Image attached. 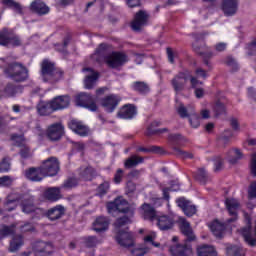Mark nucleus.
I'll list each match as a JSON object with an SVG mask.
<instances>
[{"label": "nucleus", "instance_id": "29", "mask_svg": "<svg viewBox=\"0 0 256 256\" xmlns=\"http://www.w3.org/2000/svg\"><path fill=\"white\" fill-rule=\"evenodd\" d=\"M208 227L212 231L213 235L218 239H221L225 235V224L221 223L219 220H214Z\"/></svg>", "mask_w": 256, "mask_h": 256}, {"label": "nucleus", "instance_id": "6", "mask_svg": "<svg viewBox=\"0 0 256 256\" xmlns=\"http://www.w3.org/2000/svg\"><path fill=\"white\" fill-rule=\"evenodd\" d=\"M193 76L191 75V72L189 70H185L184 72L178 73L172 80L171 85L176 93V97L178 95H181L183 91H185V85H187V82L190 81Z\"/></svg>", "mask_w": 256, "mask_h": 256}, {"label": "nucleus", "instance_id": "46", "mask_svg": "<svg viewBox=\"0 0 256 256\" xmlns=\"http://www.w3.org/2000/svg\"><path fill=\"white\" fill-rule=\"evenodd\" d=\"M169 63H175L179 59V53L171 48L166 50Z\"/></svg>", "mask_w": 256, "mask_h": 256}, {"label": "nucleus", "instance_id": "23", "mask_svg": "<svg viewBox=\"0 0 256 256\" xmlns=\"http://www.w3.org/2000/svg\"><path fill=\"white\" fill-rule=\"evenodd\" d=\"M149 15L145 11H139L131 24L133 31H139L141 27L147 25Z\"/></svg>", "mask_w": 256, "mask_h": 256}, {"label": "nucleus", "instance_id": "4", "mask_svg": "<svg viewBox=\"0 0 256 256\" xmlns=\"http://www.w3.org/2000/svg\"><path fill=\"white\" fill-rule=\"evenodd\" d=\"M5 75L12 79V81H16L17 83H21L26 81L27 77H29V71L27 68L20 63H12L5 70Z\"/></svg>", "mask_w": 256, "mask_h": 256}, {"label": "nucleus", "instance_id": "15", "mask_svg": "<svg viewBox=\"0 0 256 256\" xmlns=\"http://www.w3.org/2000/svg\"><path fill=\"white\" fill-rule=\"evenodd\" d=\"M83 73H85L84 87L85 89H93L97 85V79H99V73L95 72L91 68H84Z\"/></svg>", "mask_w": 256, "mask_h": 256}, {"label": "nucleus", "instance_id": "11", "mask_svg": "<svg viewBox=\"0 0 256 256\" xmlns=\"http://www.w3.org/2000/svg\"><path fill=\"white\" fill-rule=\"evenodd\" d=\"M0 45L3 47H19L21 45V39L15 34L4 29L0 32Z\"/></svg>", "mask_w": 256, "mask_h": 256}, {"label": "nucleus", "instance_id": "58", "mask_svg": "<svg viewBox=\"0 0 256 256\" xmlns=\"http://www.w3.org/2000/svg\"><path fill=\"white\" fill-rule=\"evenodd\" d=\"M250 171H251V174L254 177H256V154H253L252 157H251Z\"/></svg>", "mask_w": 256, "mask_h": 256}, {"label": "nucleus", "instance_id": "60", "mask_svg": "<svg viewBox=\"0 0 256 256\" xmlns=\"http://www.w3.org/2000/svg\"><path fill=\"white\" fill-rule=\"evenodd\" d=\"M248 196L250 199L256 198V182H253L248 189Z\"/></svg>", "mask_w": 256, "mask_h": 256}, {"label": "nucleus", "instance_id": "9", "mask_svg": "<svg viewBox=\"0 0 256 256\" xmlns=\"http://www.w3.org/2000/svg\"><path fill=\"white\" fill-rule=\"evenodd\" d=\"M40 167L44 173V177H55L59 173V161L55 157L48 158Z\"/></svg>", "mask_w": 256, "mask_h": 256}, {"label": "nucleus", "instance_id": "21", "mask_svg": "<svg viewBox=\"0 0 256 256\" xmlns=\"http://www.w3.org/2000/svg\"><path fill=\"white\" fill-rule=\"evenodd\" d=\"M178 225L183 235L187 237V241H195V234H193V228H191V224L185 218L180 217L178 219Z\"/></svg>", "mask_w": 256, "mask_h": 256}, {"label": "nucleus", "instance_id": "63", "mask_svg": "<svg viewBox=\"0 0 256 256\" xmlns=\"http://www.w3.org/2000/svg\"><path fill=\"white\" fill-rule=\"evenodd\" d=\"M233 137V132L231 130H226L220 137V141H229Z\"/></svg>", "mask_w": 256, "mask_h": 256}, {"label": "nucleus", "instance_id": "37", "mask_svg": "<svg viewBox=\"0 0 256 256\" xmlns=\"http://www.w3.org/2000/svg\"><path fill=\"white\" fill-rule=\"evenodd\" d=\"M44 197L45 199H47L48 201H59V199H61V190L59 188H48L45 192H44Z\"/></svg>", "mask_w": 256, "mask_h": 256}, {"label": "nucleus", "instance_id": "30", "mask_svg": "<svg viewBox=\"0 0 256 256\" xmlns=\"http://www.w3.org/2000/svg\"><path fill=\"white\" fill-rule=\"evenodd\" d=\"M197 256H217V249L213 245H199L196 248Z\"/></svg>", "mask_w": 256, "mask_h": 256}, {"label": "nucleus", "instance_id": "34", "mask_svg": "<svg viewBox=\"0 0 256 256\" xmlns=\"http://www.w3.org/2000/svg\"><path fill=\"white\" fill-rule=\"evenodd\" d=\"M199 85H203V82L197 80V78L192 77L191 78V87L192 89H195L194 91V95L196 97V99H203V97H205V90L201 87H199Z\"/></svg>", "mask_w": 256, "mask_h": 256}, {"label": "nucleus", "instance_id": "18", "mask_svg": "<svg viewBox=\"0 0 256 256\" xmlns=\"http://www.w3.org/2000/svg\"><path fill=\"white\" fill-rule=\"evenodd\" d=\"M34 253L36 256H49L51 253H53V245L51 242H36L34 244Z\"/></svg>", "mask_w": 256, "mask_h": 256}, {"label": "nucleus", "instance_id": "20", "mask_svg": "<svg viewBox=\"0 0 256 256\" xmlns=\"http://www.w3.org/2000/svg\"><path fill=\"white\" fill-rule=\"evenodd\" d=\"M140 215H142L145 221H150L151 223H155V219L157 217V211L150 204H143L140 208Z\"/></svg>", "mask_w": 256, "mask_h": 256}, {"label": "nucleus", "instance_id": "3", "mask_svg": "<svg viewBox=\"0 0 256 256\" xmlns=\"http://www.w3.org/2000/svg\"><path fill=\"white\" fill-rule=\"evenodd\" d=\"M42 79L45 83H57L63 78V72L55 68V64L49 60H44L41 66Z\"/></svg>", "mask_w": 256, "mask_h": 256}, {"label": "nucleus", "instance_id": "17", "mask_svg": "<svg viewBox=\"0 0 256 256\" xmlns=\"http://www.w3.org/2000/svg\"><path fill=\"white\" fill-rule=\"evenodd\" d=\"M176 203L180 209H182L183 213L187 217H193L195 213H197V207L191 203V201L187 200L186 198H178Z\"/></svg>", "mask_w": 256, "mask_h": 256}, {"label": "nucleus", "instance_id": "7", "mask_svg": "<svg viewBox=\"0 0 256 256\" xmlns=\"http://www.w3.org/2000/svg\"><path fill=\"white\" fill-rule=\"evenodd\" d=\"M108 213H115L118 211L119 213H128L133 217L134 209L129 207V203L127 200L123 199V197L116 198L113 202H109L107 204Z\"/></svg>", "mask_w": 256, "mask_h": 256}, {"label": "nucleus", "instance_id": "42", "mask_svg": "<svg viewBox=\"0 0 256 256\" xmlns=\"http://www.w3.org/2000/svg\"><path fill=\"white\" fill-rule=\"evenodd\" d=\"M13 233H15V225L2 226L0 229V239H5V237H9V235H13Z\"/></svg>", "mask_w": 256, "mask_h": 256}, {"label": "nucleus", "instance_id": "51", "mask_svg": "<svg viewBox=\"0 0 256 256\" xmlns=\"http://www.w3.org/2000/svg\"><path fill=\"white\" fill-rule=\"evenodd\" d=\"M11 169L9 159L5 158L0 162V173H7Z\"/></svg>", "mask_w": 256, "mask_h": 256}, {"label": "nucleus", "instance_id": "2", "mask_svg": "<svg viewBox=\"0 0 256 256\" xmlns=\"http://www.w3.org/2000/svg\"><path fill=\"white\" fill-rule=\"evenodd\" d=\"M17 205H21L23 213H33V211H35L33 200L23 198V196L17 193L9 194L4 203L5 211H15Z\"/></svg>", "mask_w": 256, "mask_h": 256}, {"label": "nucleus", "instance_id": "53", "mask_svg": "<svg viewBox=\"0 0 256 256\" xmlns=\"http://www.w3.org/2000/svg\"><path fill=\"white\" fill-rule=\"evenodd\" d=\"M13 185V178L4 176L0 178V187H11Z\"/></svg>", "mask_w": 256, "mask_h": 256}, {"label": "nucleus", "instance_id": "44", "mask_svg": "<svg viewBox=\"0 0 256 256\" xmlns=\"http://www.w3.org/2000/svg\"><path fill=\"white\" fill-rule=\"evenodd\" d=\"M169 191H179V183L172 182L170 184V188H163L162 189L163 197L166 201H169Z\"/></svg>", "mask_w": 256, "mask_h": 256}, {"label": "nucleus", "instance_id": "13", "mask_svg": "<svg viewBox=\"0 0 256 256\" xmlns=\"http://www.w3.org/2000/svg\"><path fill=\"white\" fill-rule=\"evenodd\" d=\"M121 101V97L112 94L108 95L101 99L100 105L103 107L104 111L107 113H113L115 109H117V105H119V102Z\"/></svg>", "mask_w": 256, "mask_h": 256}, {"label": "nucleus", "instance_id": "56", "mask_svg": "<svg viewBox=\"0 0 256 256\" xmlns=\"http://www.w3.org/2000/svg\"><path fill=\"white\" fill-rule=\"evenodd\" d=\"M78 182L76 178H70L64 183V187L66 189H73V187H77Z\"/></svg>", "mask_w": 256, "mask_h": 256}, {"label": "nucleus", "instance_id": "16", "mask_svg": "<svg viewBox=\"0 0 256 256\" xmlns=\"http://www.w3.org/2000/svg\"><path fill=\"white\" fill-rule=\"evenodd\" d=\"M155 225L158 226V229L160 231H169V229H173V225L175 224V221L173 218L167 216V215H157L156 219L154 221Z\"/></svg>", "mask_w": 256, "mask_h": 256}, {"label": "nucleus", "instance_id": "1", "mask_svg": "<svg viewBox=\"0 0 256 256\" xmlns=\"http://www.w3.org/2000/svg\"><path fill=\"white\" fill-rule=\"evenodd\" d=\"M129 223H131V218L127 216L118 218L114 223L115 239L121 247H133L135 244V236L128 231Z\"/></svg>", "mask_w": 256, "mask_h": 256}, {"label": "nucleus", "instance_id": "25", "mask_svg": "<svg viewBox=\"0 0 256 256\" xmlns=\"http://www.w3.org/2000/svg\"><path fill=\"white\" fill-rule=\"evenodd\" d=\"M117 115L119 119H133L137 115V108L131 104L124 105Z\"/></svg>", "mask_w": 256, "mask_h": 256}, {"label": "nucleus", "instance_id": "35", "mask_svg": "<svg viewBox=\"0 0 256 256\" xmlns=\"http://www.w3.org/2000/svg\"><path fill=\"white\" fill-rule=\"evenodd\" d=\"M4 93L7 97H17V95H21V93H23V86L8 84Z\"/></svg>", "mask_w": 256, "mask_h": 256}, {"label": "nucleus", "instance_id": "26", "mask_svg": "<svg viewBox=\"0 0 256 256\" xmlns=\"http://www.w3.org/2000/svg\"><path fill=\"white\" fill-rule=\"evenodd\" d=\"M25 177L29 179V181L39 182L45 179V174L43 173V169L39 168H30L25 172Z\"/></svg>", "mask_w": 256, "mask_h": 256}, {"label": "nucleus", "instance_id": "49", "mask_svg": "<svg viewBox=\"0 0 256 256\" xmlns=\"http://www.w3.org/2000/svg\"><path fill=\"white\" fill-rule=\"evenodd\" d=\"M196 179L200 181V183H207V171L203 168L198 169Z\"/></svg>", "mask_w": 256, "mask_h": 256}, {"label": "nucleus", "instance_id": "39", "mask_svg": "<svg viewBox=\"0 0 256 256\" xmlns=\"http://www.w3.org/2000/svg\"><path fill=\"white\" fill-rule=\"evenodd\" d=\"M95 176V170L92 167L81 169L79 180L80 181H91Z\"/></svg>", "mask_w": 256, "mask_h": 256}, {"label": "nucleus", "instance_id": "12", "mask_svg": "<svg viewBox=\"0 0 256 256\" xmlns=\"http://www.w3.org/2000/svg\"><path fill=\"white\" fill-rule=\"evenodd\" d=\"M76 105H78V107H84L92 112L97 111V103H95V98L87 93H80L76 97Z\"/></svg>", "mask_w": 256, "mask_h": 256}, {"label": "nucleus", "instance_id": "14", "mask_svg": "<svg viewBox=\"0 0 256 256\" xmlns=\"http://www.w3.org/2000/svg\"><path fill=\"white\" fill-rule=\"evenodd\" d=\"M170 253L172 256H191L193 255V248L190 244L185 242L184 244L171 246Z\"/></svg>", "mask_w": 256, "mask_h": 256}, {"label": "nucleus", "instance_id": "57", "mask_svg": "<svg viewBox=\"0 0 256 256\" xmlns=\"http://www.w3.org/2000/svg\"><path fill=\"white\" fill-rule=\"evenodd\" d=\"M123 181V169H118L114 175V183L119 185Z\"/></svg>", "mask_w": 256, "mask_h": 256}, {"label": "nucleus", "instance_id": "59", "mask_svg": "<svg viewBox=\"0 0 256 256\" xmlns=\"http://www.w3.org/2000/svg\"><path fill=\"white\" fill-rule=\"evenodd\" d=\"M109 191V182H104L98 187L99 195H105Z\"/></svg>", "mask_w": 256, "mask_h": 256}, {"label": "nucleus", "instance_id": "5", "mask_svg": "<svg viewBox=\"0 0 256 256\" xmlns=\"http://www.w3.org/2000/svg\"><path fill=\"white\" fill-rule=\"evenodd\" d=\"M176 107L180 117L185 118L191 115L189 119L191 127L197 129V127L201 125V118L197 114H195L194 106L190 105L188 106V108H186L185 105L181 104V102H179V99L176 98Z\"/></svg>", "mask_w": 256, "mask_h": 256}, {"label": "nucleus", "instance_id": "47", "mask_svg": "<svg viewBox=\"0 0 256 256\" xmlns=\"http://www.w3.org/2000/svg\"><path fill=\"white\" fill-rule=\"evenodd\" d=\"M159 125H161L160 121H154L148 128V133L149 134H153V133H165V131H167V129H162V130H157L155 129V127H159Z\"/></svg>", "mask_w": 256, "mask_h": 256}, {"label": "nucleus", "instance_id": "64", "mask_svg": "<svg viewBox=\"0 0 256 256\" xmlns=\"http://www.w3.org/2000/svg\"><path fill=\"white\" fill-rule=\"evenodd\" d=\"M248 54L253 55L256 51V38L247 46Z\"/></svg>", "mask_w": 256, "mask_h": 256}, {"label": "nucleus", "instance_id": "10", "mask_svg": "<svg viewBox=\"0 0 256 256\" xmlns=\"http://www.w3.org/2000/svg\"><path fill=\"white\" fill-rule=\"evenodd\" d=\"M105 61L109 67H112V69H117V67L125 65L129 59L123 52H112L110 55L105 57Z\"/></svg>", "mask_w": 256, "mask_h": 256}, {"label": "nucleus", "instance_id": "33", "mask_svg": "<svg viewBox=\"0 0 256 256\" xmlns=\"http://www.w3.org/2000/svg\"><path fill=\"white\" fill-rule=\"evenodd\" d=\"M30 9L34 13H37V15H47V13H49L50 11L49 6H47V4L37 1L31 3Z\"/></svg>", "mask_w": 256, "mask_h": 256}, {"label": "nucleus", "instance_id": "45", "mask_svg": "<svg viewBox=\"0 0 256 256\" xmlns=\"http://www.w3.org/2000/svg\"><path fill=\"white\" fill-rule=\"evenodd\" d=\"M228 256H245L239 246H229L226 250Z\"/></svg>", "mask_w": 256, "mask_h": 256}, {"label": "nucleus", "instance_id": "48", "mask_svg": "<svg viewBox=\"0 0 256 256\" xmlns=\"http://www.w3.org/2000/svg\"><path fill=\"white\" fill-rule=\"evenodd\" d=\"M135 91H139V93H147L149 91V86L143 82H136L133 85Z\"/></svg>", "mask_w": 256, "mask_h": 256}, {"label": "nucleus", "instance_id": "32", "mask_svg": "<svg viewBox=\"0 0 256 256\" xmlns=\"http://www.w3.org/2000/svg\"><path fill=\"white\" fill-rule=\"evenodd\" d=\"M93 229L96 233H103L109 229V219L107 217L100 216L93 223Z\"/></svg>", "mask_w": 256, "mask_h": 256}, {"label": "nucleus", "instance_id": "55", "mask_svg": "<svg viewBox=\"0 0 256 256\" xmlns=\"http://www.w3.org/2000/svg\"><path fill=\"white\" fill-rule=\"evenodd\" d=\"M99 244V240L95 236H89L86 238V246L87 247H95Z\"/></svg>", "mask_w": 256, "mask_h": 256}, {"label": "nucleus", "instance_id": "31", "mask_svg": "<svg viewBox=\"0 0 256 256\" xmlns=\"http://www.w3.org/2000/svg\"><path fill=\"white\" fill-rule=\"evenodd\" d=\"M65 215V207L62 205H57L47 212V217L50 221H57V219H61Z\"/></svg>", "mask_w": 256, "mask_h": 256}, {"label": "nucleus", "instance_id": "38", "mask_svg": "<svg viewBox=\"0 0 256 256\" xmlns=\"http://www.w3.org/2000/svg\"><path fill=\"white\" fill-rule=\"evenodd\" d=\"M21 247H23V236H14L9 246L10 253H16V251H19V249H21Z\"/></svg>", "mask_w": 256, "mask_h": 256}, {"label": "nucleus", "instance_id": "24", "mask_svg": "<svg viewBox=\"0 0 256 256\" xmlns=\"http://www.w3.org/2000/svg\"><path fill=\"white\" fill-rule=\"evenodd\" d=\"M225 205L230 215L233 216L231 219L228 220V223L236 221L237 211H239V201L237 199L228 198L225 200Z\"/></svg>", "mask_w": 256, "mask_h": 256}, {"label": "nucleus", "instance_id": "40", "mask_svg": "<svg viewBox=\"0 0 256 256\" xmlns=\"http://www.w3.org/2000/svg\"><path fill=\"white\" fill-rule=\"evenodd\" d=\"M239 159H243V153L239 149H232L228 152L227 161L235 164Z\"/></svg>", "mask_w": 256, "mask_h": 256}, {"label": "nucleus", "instance_id": "62", "mask_svg": "<svg viewBox=\"0 0 256 256\" xmlns=\"http://www.w3.org/2000/svg\"><path fill=\"white\" fill-rule=\"evenodd\" d=\"M20 155L22 159H27L31 157V151L29 150V147L23 146V148L20 151Z\"/></svg>", "mask_w": 256, "mask_h": 256}, {"label": "nucleus", "instance_id": "36", "mask_svg": "<svg viewBox=\"0 0 256 256\" xmlns=\"http://www.w3.org/2000/svg\"><path fill=\"white\" fill-rule=\"evenodd\" d=\"M38 113L39 115H51V113H55V109L53 108V102H41L38 107Z\"/></svg>", "mask_w": 256, "mask_h": 256}, {"label": "nucleus", "instance_id": "52", "mask_svg": "<svg viewBox=\"0 0 256 256\" xmlns=\"http://www.w3.org/2000/svg\"><path fill=\"white\" fill-rule=\"evenodd\" d=\"M12 141L14 142V145H17L18 147H21V145H25V138L23 135H12L11 137Z\"/></svg>", "mask_w": 256, "mask_h": 256}, {"label": "nucleus", "instance_id": "27", "mask_svg": "<svg viewBox=\"0 0 256 256\" xmlns=\"http://www.w3.org/2000/svg\"><path fill=\"white\" fill-rule=\"evenodd\" d=\"M221 8L226 17H231L237 13V2L235 0H223Z\"/></svg>", "mask_w": 256, "mask_h": 256}, {"label": "nucleus", "instance_id": "8", "mask_svg": "<svg viewBox=\"0 0 256 256\" xmlns=\"http://www.w3.org/2000/svg\"><path fill=\"white\" fill-rule=\"evenodd\" d=\"M169 141L174 147V151H176V155L181 159H193V154L191 152H185L179 148L177 145H183L185 141H187L183 135L181 134H172L169 136Z\"/></svg>", "mask_w": 256, "mask_h": 256}, {"label": "nucleus", "instance_id": "41", "mask_svg": "<svg viewBox=\"0 0 256 256\" xmlns=\"http://www.w3.org/2000/svg\"><path fill=\"white\" fill-rule=\"evenodd\" d=\"M143 161V157L133 155L125 161L124 167H126V169H131V167H137V165H140Z\"/></svg>", "mask_w": 256, "mask_h": 256}, {"label": "nucleus", "instance_id": "50", "mask_svg": "<svg viewBox=\"0 0 256 256\" xmlns=\"http://www.w3.org/2000/svg\"><path fill=\"white\" fill-rule=\"evenodd\" d=\"M155 239H157V233H155V232H150V233L144 238V242H145V243H151L152 245H154V247H159V243L153 242V241H155Z\"/></svg>", "mask_w": 256, "mask_h": 256}, {"label": "nucleus", "instance_id": "61", "mask_svg": "<svg viewBox=\"0 0 256 256\" xmlns=\"http://www.w3.org/2000/svg\"><path fill=\"white\" fill-rule=\"evenodd\" d=\"M195 74L200 79H207L209 77V74H207V71L203 70V68L196 69Z\"/></svg>", "mask_w": 256, "mask_h": 256}, {"label": "nucleus", "instance_id": "28", "mask_svg": "<svg viewBox=\"0 0 256 256\" xmlns=\"http://www.w3.org/2000/svg\"><path fill=\"white\" fill-rule=\"evenodd\" d=\"M52 105L54 111H59L61 109H67L69 107L70 99L69 96H58L53 98Z\"/></svg>", "mask_w": 256, "mask_h": 256}, {"label": "nucleus", "instance_id": "19", "mask_svg": "<svg viewBox=\"0 0 256 256\" xmlns=\"http://www.w3.org/2000/svg\"><path fill=\"white\" fill-rule=\"evenodd\" d=\"M63 125L54 123L47 128L46 135L50 141H59L63 137Z\"/></svg>", "mask_w": 256, "mask_h": 256}, {"label": "nucleus", "instance_id": "22", "mask_svg": "<svg viewBox=\"0 0 256 256\" xmlns=\"http://www.w3.org/2000/svg\"><path fill=\"white\" fill-rule=\"evenodd\" d=\"M68 126L71 131L76 133V135H80V137H87V135H89V128L85 126L83 122L71 120Z\"/></svg>", "mask_w": 256, "mask_h": 256}, {"label": "nucleus", "instance_id": "43", "mask_svg": "<svg viewBox=\"0 0 256 256\" xmlns=\"http://www.w3.org/2000/svg\"><path fill=\"white\" fill-rule=\"evenodd\" d=\"M2 3L5 7H8L9 9H13L17 13H21L22 8L20 3H17L13 0H3Z\"/></svg>", "mask_w": 256, "mask_h": 256}, {"label": "nucleus", "instance_id": "54", "mask_svg": "<svg viewBox=\"0 0 256 256\" xmlns=\"http://www.w3.org/2000/svg\"><path fill=\"white\" fill-rule=\"evenodd\" d=\"M146 253H149L148 248H135L132 250V256H143L146 255Z\"/></svg>", "mask_w": 256, "mask_h": 256}]
</instances>
